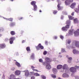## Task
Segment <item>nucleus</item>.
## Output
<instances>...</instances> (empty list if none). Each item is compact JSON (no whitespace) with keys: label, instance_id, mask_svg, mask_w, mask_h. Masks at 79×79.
<instances>
[{"label":"nucleus","instance_id":"1","mask_svg":"<svg viewBox=\"0 0 79 79\" xmlns=\"http://www.w3.org/2000/svg\"><path fill=\"white\" fill-rule=\"evenodd\" d=\"M71 23V21H70V20H67L66 22V24L67 25L65 27H63L62 28V31H67V29H69V24Z\"/></svg>","mask_w":79,"mask_h":79},{"label":"nucleus","instance_id":"2","mask_svg":"<svg viewBox=\"0 0 79 79\" xmlns=\"http://www.w3.org/2000/svg\"><path fill=\"white\" fill-rule=\"evenodd\" d=\"M79 66H75L74 67H71L70 69V71L72 73H76L77 70L76 69H79Z\"/></svg>","mask_w":79,"mask_h":79},{"label":"nucleus","instance_id":"3","mask_svg":"<svg viewBox=\"0 0 79 79\" xmlns=\"http://www.w3.org/2000/svg\"><path fill=\"white\" fill-rule=\"evenodd\" d=\"M16 37H12L10 38L9 40L10 44H13V41H14Z\"/></svg>","mask_w":79,"mask_h":79},{"label":"nucleus","instance_id":"4","mask_svg":"<svg viewBox=\"0 0 79 79\" xmlns=\"http://www.w3.org/2000/svg\"><path fill=\"white\" fill-rule=\"evenodd\" d=\"M0 17L1 18H3V19H6V20L7 21H11V22H12L13 20V18H4L3 17H2L1 16H0Z\"/></svg>","mask_w":79,"mask_h":79},{"label":"nucleus","instance_id":"5","mask_svg":"<svg viewBox=\"0 0 79 79\" xmlns=\"http://www.w3.org/2000/svg\"><path fill=\"white\" fill-rule=\"evenodd\" d=\"M74 35L75 37L79 36V29H78L76 31H75L74 32Z\"/></svg>","mask_w":79,"mask_h":79},{"label":"nucleus","instance_id":"6","mask_svg":"<svg viewBox=\"0 0 79 79\" xmlns=\"http://www.w3.org/2000/svg\"><path fill=\"white\" fill-rule=\"evenodd\" d=\"M74 32H75V31L74 30H70L69 32V35H73V34H74Z\"/></svg>","mask_w":79,"mask_h":79},{"label":"nucleus","instance_id":"7","mask_svg":"<svg viewBox=\"0 0 79 79\" xmlns=\"http://www.w3.org/2000/svg\"><path fill=\"white\" fill-rule=\"evenodd\" d=\"M23 72L25 73V76L26 77H28L29 75V72L27 70H25L24 71H23Z\"/></svg>","mask_w":79,"mask_h":79},{"label":"nucleus","instance_id":"8","mask_svg":"<svg viewBox=\"0 0 79 79\" xmlns=\"http://www.w3.org/2000/svg\"><path fill=\"white\" fill-rule=\"evenodd\" d=\"M70 3H71L70 0H66L65 2V5L66 6H68L69 5H70Z\"/></svg>","mask_w":79,"mask_h":79},{"label":"nucleus","instance_id":"9","mask_svg":"<svg viewBox=\"0 0 79 79\" xmlns=\"http://www.w3.org/2000/svg\"><path fill=\"white\" fill-rule=\"evenodd\" d=\"M75 41H77L74 40V42L72 43L71 46V48H74L75 47H76V43L75 42Z\"/></svg>","mask_w":79,"mask_h":79},{"label":"nucleus","instance_id":"10","mask_svg":"<svg viewBox=\"0 0 79 79\" xmlns=\"http://www.w3.org/2000/svg\"><path fill=\"white\" fill-rule=\"evenodd\" d=\"M57 8L58 10H61L63 8V7L60 6V4L59 3L57 5Z\"/></svg>","mask_w":79,"mask_h":79},{"label":"nucleus","instance_id":"11","mask_svg":"<svg viewBox=\"0 0 79 79\" xmlns=\"http://www.w3.org/2000/svg\"><path fill=\"white\" fill-rule=\"evenodd\" d=\"M63 77L68 78L69 77V76L66 73H64L62 75Z\"/></svg>","mask_w":79,"mask_h":79},{"label":"nucleus","instance_id":"12","mask_svg":"<svg viewBox=\"0 0 79 79\" xmlns=\"http://www.w3.org/2000/svg\"><path fill=\"white\" fill-rule=\"evenodd\" d=\"M16 25V23L14 22H12L10 23V26L11 27L15 26Z\"/></svg>","mask_w":79,"mask_h":79},{"label":"nucleus","instance_id":"13","mask_svg":"<svg viewBox=\"0 0 79 79\" xmlns=\"http://www.w3.org/2000/svg\"><path fill=\"white\" fill-rule=\"evenodd\" d=\"M21 73V72H20V71L19 70H16L15 72V74L16 75V76H19V74H20Z\"/></svg>","mask_w":79,"mask_h":79},{"label":"nucleus","instance_id":"14","mask_svg":"<svg viewBox=\"0 0 79 79\" xmlns=\"http://www.w3.org/2000/svg\"><path fill=\"white\" fill-rule=\"evenodd\" d=\"M45 60L48 63H50V62H51V60H50L49 58L46 57L45 58Z\"/></svg>","mask_w":79,"mask_h":79},{"label":"nucleus","instance_id":"15","mask_svg":"<svg viewBox=\"0 0 79 79\" xmlns=\"http://www.w3.org/2000/svg\"><path fill=\"white\" fill-rule=\"evenodd\" d=\"M6 46V45L5 44H0V49H2V48H4Z\"/></svg>","mask_w":79,"mask_h":79},{"label":"nucleus","instance_id":"16","mask_svg":"<svg viewBox=\"0 0 79 79\" xmlns=\"http://www.w3.org/2000/svg\"><path fill=\"white\" fill-rule=\"evenodd\" d=\"M68 56H67V57L69 60L68 62L69 63H70L71 62V60H72L73 59L72 58V57H69Z\"/></svg>","mask_w":79,"mask_h":79},{"label":"nucleus","instance_id":"17","mask_svg":"<svg viewBox=\"0 0 79 79\" xmlns=\"http://www.w3.org/2000/svg\"><path fill=\"white\" fill-rule=\"evenodd\" d=\"M68 69V65L66 64H64L63 67V69Z\"/></svg>","mask_w":79,"mask_h":79},{"label":"nucleus","instance_id":"18","mask_svg":"<svg viewBox=\"0 0 79 79\" xmlns=\"http://www.w3.org/2000/svg\"><path fill=\"white\" fill-rule=\"evenodd\" d=\"M46 68L47 69H50L51 68V66L50 65V64L49 63L48 65H46Z\"/></svg>","mask_w":79,"mask_h":79},{"label":"nucleus","instance_id":"19","mask_svg":"<svg viewBox=\"0 0 79 79\" xmlns=\"http://www.w3.org/2000/svg\"><path fill=\"white\" fill-rule=\"evenodd\" d=\"M33 10L34 11H36L37 10V6L36 5L33 6Z\"/></svg>","mask_w":79,"mask_h":79},{"label":"nucleus","instance_id":"20","mask_svg":"<svg viewBox=\"0 0 79 79\" xmlns=\"http://www.w3.org/2000/svg\"><path fill=\"white\" fill-rule=\"evenodd\" d=\"M36 4V2H35V1H32L31 2V5H32V6H35V5H36L35 4Z\"/></svg>","mask_w":79,"mask_h":79},{"label":"nucleus","instance_id":"21","mask_svg":"<svg viewBox=\"0 0 79 79\" xmlns=\"http://www.w3.org/2000/svg\"><path fill=\"white\" fill-rule=\"evenodd\" d=\"M34 53H32L30 57L31 59V60H34Z\"/></svg>","mask_w":79,"mask_h":79},{"label":"nucleus","instance_id":"22","mask_svg":"<svg viewBox=\"0 0 79 79\" xmlns=\"http://www.w3.org/2000/svg\"><path fill=\"white\" fill-rule=\"evenodd\" d=\"M10 79H15L16 78H15V76L13 74H12L10 76Z\"/></svg>","mask_w":79,"mask_h":79},{"label":"nucleus","instance_id":"23","mask_svg":"<svg viewBox=\"0 0 79 79\" xmlns=\"http://www.w3.org/2000/svg\"><path fill=\"white\" fill-rule=\"evenodd\" d=\"M76 4L75 2L73 3L71 5V8H74L75 7V6H76Z\"/></svg>","mask_w":79,"mask_h":79},{"label":"nucleus","instance_id":"24","mask_svg":"<svg viewBox=\"0 0 79 79\" xmlns=\"http://www.w3.org/2000/svg\"><path fill=\"white\" fill-rule=\"evenodd\" d=\"M62 67H63V66H62V65H57V69H60L62 68Z\"/></svg>","mask_w":79,"mask_h":79},{"label":"nucleus","instance_id":"25","mask_svg":"<svg viewBox=\"0 0 79 79\" xmlns=\"http://www.w3.org/2000/svg\"><path fill=\"white\" fill-rule=\"evenodd\" d=\"M15 64L17 66H18V67H19V68H20V67H21V65L18 62H15Z\"/></svg>","mask_w":79,"mask_h":79},{"label":"nucleus","instance_id":"26","mask_svg":"<svg viewBox=\"0 0 79 79\" xmlns=\"http://www.w3.org/2000/svg\"><path fill=\"white\" fill-rule=\"evenodd\" d=\"M52 71L54 74H56L57 73V70L56 68L52 69Z\"/></svg>","mask_w":79,"mask_h":79},{"label":"nucleus","instance_id":"27","mask_svg":"<svg viewBox=\"0 0 79 79\" xmlns=\"http://www.w3.org/2000/svg\"><path fill=\"white\" fill-rule=\"evenodd\" d=\"M40 44H38V45L36 47V48L37 50H39L40 49Z\"/></svg>","mask_w":79,"mask_h":79},{"label":"nucleus","instance_id":"28","mask_svg":"<svg viewBox=\"0 0 79 79\" xmlns=\"http://www.w3.org/2000/svg\"><path fill=\"white\" fill-rule=\"evenodd\" d=\"M31 68L32 69V70L33 71H36V72H39V71L37 70L34 69V68H35V67L33 66H31Z\"/></svg>","mask_w":79,"mask_h":79},{"label":"nucleus","instance_id":"29","mask_svg":"<svg viewBox=\"0 0 79 79\" xmlns=\"http://www.w3.org/2000/svg\"><path fill=\"white\" fill-rule=\"evenodd\" d=\"M49 64V63L47 62L46 61H45L43 62V64L44 66H45L46 65H47Z\"/></svg>","mask_w":79,"mask_h":79},{"label":"nucleus","instance_id":"30","mask_svg":"<svg viewBox=\"0 0 79 79\" xmlns=\"http://www.w3.org/2000/svg\"><path fill=\"white\" fill-rule=\"evenodd\" d=\"M10 34L11 35H14L15 34H16L15 31H10Z\"/></svg>","mask_w":79,"mask_h":79},{"label":"nucleus","instance_id":"31","mask_svg":"<svg viewBox=\"0 0 79 79\" xmlns=\"http://www.w3.org/2000/svg\"><path fill=\"white\" fill-rule=\"evenodd\" d=\"M73 53L74 55H76L77 53V50L73 49Z\"/></svg>","mask_w":79,"mask_h":79},{"label":"nucleus","instance_id":"32","mask_svg":"<svg viewBox=\"0 0 79 79\" xmlns=\"http://www.w3.org/2000/svg\"><path fill=\"white\" fill-rule=\"evenodd\" d=\"M78 9H76L75 10V11L76 13H78L79 11V4L77 6Z\"/></svg>","mask_w":79,"mask_h":79},{"label":"nucleus","instance_id":"33","mask_svg":"<svg viewBox=\"0 0 79 79\" xmlns=\"http://www.w3.org/2000/svg\"><path fill=\"white\" fill-rule=\"evenodd\" d=\"M66 48L67 49H70V48H71V45H70V44H67Z\"/></svg>","mask_w":79,"mask_h":79},{"label":"nucleus","instance_id":"34","mask_svg":"<svg viewBox=\"0 0 79 79\" xmlns=\"http://www.w3.org/2000/svg\"><path fill=\"white\" fill-rule=\"evenodd\" d=\"M69 19H70V20H71L72 19H74V17H73L71 15L69 16H68Z\"/></svg>","mask_w":79,"mask_h":79},{"label":"nucleus","instance_id":"35","mask_svg":"<svg viewBox=\"0 0 79 79\" xmlns=\"http://www.w3.org/2000/svg\"><path fill=\"white\" fill-rule=\"evenodd\" d=\"M78 20L77 19H74V23H77Z\"/></svg>","mask_w":79,"mask_h":79},{"label":"nucleus","instance_id":"36","mask_svg":"<svg viewBox=\"0 0 79 79\" xmlns=\"http://www.w3.org/2000/svg\"><path fill=\"white\" fill-rule=\"evenodd\" d=\"M34 75L35 76H40V74L37 73H34Z\"/></svg>","mask_w":79,"mask_h":79},{"label":"nucleus","instance_id":"37","mask_svg":"<svg viewBox=\"0 0 79 79\" xmlns=\"http://www.w3.org/2000/svg\"><path fill=\"white\" fill-rule=\"evenodd\" d=\"M26 50L28 52H30L31 51V49H30V47H27L26 48Z\"/></svg>","mask_w":79,"mask_h":79},{"label":"nucleus","instance_id":"38","mask_svg":"<svg viewBox=\"0 0 79 79\" xmlns=\"http://www.w3.org/2000/svg\"><path fill=\"white\" fill-rule=\"evenodd\" d=\"M74 77L75 79H79V76L78 75L75 76Z\"/></svg>","mask_w":79,"mask_h":79},{"label":"nucleus","instance_id":"39","mask_svg":"<svg viewBox=\"0 0 79 79\" xmlns=\"http://www.w3.org/2000/svg\"><path fill=\"white\" fill-rule=\"evenodd\" d=\"M71 40H67V42L68 44H69L71 43Z\"/></svg>","mask_w":79,"mask_h":79},{"label":"nucleus","instance_id":"40","mask_svg":"<svg viewBox=\"0 0 79 79\" xmlns=\"http://www.w3.org/2000/svg\"><path fill=\"white\" fill-rule=\"evenodd\" d=\"M51 76H52V78H54V79L56 78V77L55 76V75L53 74H52Z\"/></svg>","mask_w":79,"mask_h":79},{"label":"nucleus","instance_id":"41","mask_svg":"<svg viewBox=\"0 0 79 79\" xmlns=\"http://www.w3.org/2000/svg\"><path fill=\"white\" fill-rule=\"evenodd\" d=\"M4 31V29L2 27L0 28V32H3Z\"/></svg>","mask_w":79,"mask_h":79},{"label":"nucleus","instance_id":"42","mask_svg":"<svg viewBox=\"0 0 79 79\" xmlns=\"http://www.w3.org/2000/svg\"><path fill=\"white\" fill-rule=\"evenodd\" d=\"M65 73H69V69H65Z\"/></svg>","mask_w":79,"mask_h":79},{"label":"nucleus","instance_id":"43","mask_svg":"<svg viewBox=\"0 0 79 79\" xmlns=\"http://www.w3.org/2000/svg\"><path fill=\"white\" fill-rule=\"evenodd\" d=\"M41 78L43 79H46V77L44 75H42L41 76Z\"/></svg>","mask_w":79,"mask_h":79},{"label":"nucleus","instance_id":"44","mask_svg":"<svg viewBox=\"0 0 79 79\" xmlns=\"http://www.w3.org/2000/svg\"><path fill=\"white\" fill-rule=\"evenodd\" d=\"M39 61L40 63H43V60L42 59H39Z\"/></svg>","mask_w":79,"mask_h":79},{"label":"nucleus","instance_id":"45","mask_svg":"<svg viewBox=\"0 0 79 79\" xmlns=\"http://www.w3.org/2000/svg\"><path fill=\"white\" fill-rule=\"evenodd\" d=\"M60 39H62V40H63V39H64V37L62 35H60Z\"/></svg>","mask_w":79,"mask_h":79},{"label":"nucleus","instance_id":"46","mask_svg":"<svg viewBox=\"0 0 79 79\" xmlns=\"http://www.w3.org/2000/svg\"><path fill=\"white\" fill-rule=\"evenodd\" d=\"M62 13L63 14H64V15H67L68 14V13H67V12L64 11H63L62 12Z\"/></svg>","mask_w":79,"mask_h":79},{"label":"nucleus","instance_id":"47","mask_svg":"<svg viewBox=\"0 0 79 79\" xmlns=\"http://www.w3.org/2000/svg\"><path fill=\"white\" fill-rule=\"evenodd\" d=\"M40 49H42V50L44 49V47L41 45V44H40Z\"/></svg>","mask_w":79,"mask_h":79},{"label":"nucleus","instance_id":"48","mask_svg":"<svg viewBox=\"0 0 79 79\" xmlns=\"http://www.w3.org/2000/svg\"><path fill=\"white\" fill-rule=\"evenodd\" d=\"M47 53V51H44L43 52L44 55H46Z\"/></svg>","mask_w":79,"mask_h":79},{"label":"nucleus","instance_id":"49","mask_svg":"<svg viewBox=\"0 0 79 79\" xmlns=\"http://www.w3.org/2000/svg\"><path fill=\"white\" fill-rule=\"evenodd\" d=\"M11 71H15V68L12 67L11 69Z\"/></svg>","mask_w":79,"mask_h":79},{"label":"nucleus","instance_id":"50","mask_svg":"<svg viewBox=\"0 0 79 79\" xmlns=\"http://www.w3.org/2000/svg\"><path fill=\"white\" fill-rule=\"evenodd\" d=\"M53 38L55 39H58V36H55L53 37Z\"/></svg>","mask_w":79,"mask_h":79},{"label":"nucleus","instance_id":"51","mask_svg":"<svg viewBox=\"0 0 79 79\" xmlns=\"http://www.w3.org/2000/svg\"><path fill=\"white\" fill-rule=\"evenodd\" d=\"M64 51H65V49H63V48H61L62 52H64Z\"/></svg>","mask_w":79,"mask_h":79},{"label":"nucleus","instance_id":"52","mask_svg":"<svg viewBox=\"0 0 79 79\" xmlns=\"http://www.w3.org/2000/svg\"><path fill=\"white\" fill-rule=\"evenodd\" d=\"M57 13V11L56 10H54L53 12V14L55 15Z\"/></svg>","mask_w":79,"mask_h":79},{"label":"nucleus","instance_id":"53","mask_svg":"<svg viewBox=\"0 0 79 79\" xmlns=\"http://www.w3.org/2000/svg\"><path fill=\"white\" fill-rule=\"evenodd\" d=\"M48 41L47 40L45 41V44L46 45H48Z\"/></svg>","mask_w":79,"mask_h":79},{"label":"nucleus","instance_id":"54","mask_svg":"<svg viewBox=\"0 0 79 79\" xmlns=\"http://www.w3.org/2000/svg\"><path fill=\"white\" fill-rule=\"evenodd\" d=\"M76 55H79V51H78V50H77V51Z\"/></svg>","mask_w":79,"mask_h":79},{"label":"nucleus","instance_id":"55","mask_svg":"<svg viewBox=\"0 0 79 79\" xmlns=\"http://www.w3.org/2000/svg\"><path fill=\"white\" fill-rule=\"evenodd\" d=\"M2 79H5V75H3V76L2 77Z\"/></svg>","mask_w":79,"mask_h":79},{"label":"nucleus","instance_id":"56","mask_svg":"<svg viewBox=\"0 0 79 79\" xmlns=\"http://www.w3.org/2000/svg\"><path fill=\"white\" fill-rule=\"evenodd\" d=\"M31 79H35V77L34 76L31 77Z\"/></svg>","mask_w":79,"mask_h":79},{"label":"nucleus","instance_id":"57","mask_svg":"<svg viewBox=\"0 0 79 79\" xmlns=\"http://www.w3.org/2000/svg\"><path fill=\"white\" fill-rule=\"evenodd\" d=\"M64 18V17L62 15L61 17V19H63Z\"/></svg>","mask_w":79,"mask_h":79},{"label":"nucleus","instance_id":"58","mask_svg":"<svg viewBox=\"0 0 79 79\" xmlns=\"http://www.w3.org/2000/svg\"><path fill=\"white\" fill-rule=\"evenodd\" d=\"M59 58H62V56L61 55H59L58 56Z\"/></svg>","mask_w":79,"mask_h":79},{"label":"nucleus","instance_id":"59","mask_svg":"<svg viewBox=\"0 0 79 79\" xmlns=\"http://www.w3.org/2000/svg\"><path fill=\"white\" fill-rule=\"evenodd\" d=\"M8 40H9V39H8V38H6V39H5V40L6 41H8Z\"/></svg>","mask_w":79,"mask_h":79},{"label":"nucleus","instance_id":"60","mask_svg":"<svg viewBox=\"0 0 79 79\" xmlns=\"http://www.w3.org/2000/svg\"><path fill=\"white\" fill-rule=\"evenodd\" d=\"M74 12H72V13L71 15H72V16H74Z\"/></svg>","mask_w":79,"mask_h":79},{"label":"nucleus","instance_id":"61","mask_svg":"<svg viewBox=\"0 0 79 79\" xmlns=\"http://www.w3.org/2000/svg\"><path fill=\"white\" fill-rule=\"evenodd\" d=\"M25 42H26V41H25V40H23L22 41V43H24Z\"/></svg>","mask_w":79,"mask_h":79},{"label":"nucleus","instance_id":"62","mask_svg":"<svg viewBox=\"0 0 79 79\" xmlns=\"http://www.w3.org/2000/svg\"><path fill=\"white\" fill-rule=\"evenodd\" d=\"M23 19V17H21L20 19H19V20H21V19Z\"/></svg>","mask_w":79,"mask_h":79},{"label":"nucleus","instance_id":"63","mask_svg":"<svg viewBox=\"0 0 79 79\" xmlns=\"http://www.w3.org/2000/svg\"><path fill=\"white\" fill-rule=\"evenodd\" d=\"M2 34H0V37H2Z\"/></svg>","mask_w":79,"mask_h":79},{"label":"nucleus","instance_id":"64","mask_svg":"<svg viewBox=\"0 0 79 79\" xmlns=\"http://www.w3.org/2000/svg\"><path fill=\"white\" fill-rule=\"evenodd\" d=\"M68 35H69V34H66V36H68Z\"/></svg>","mask_w":79,"mask_h":79}]
</instances>
